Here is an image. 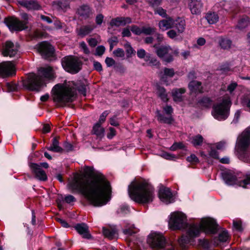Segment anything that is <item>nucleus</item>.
Returning <instances> with one entry per match:
<instances>
[{"label":"nucleus","mask_w":250,"mask_h":250,"mask_svg":"<svg viewBox=\"0 0 250 250\" xmlns=\"http://www.w3.org/2000/svg\"><path fill=\"white\" fill-rule=\"evenodd\" d=\"M128 193L132 200L142 204L152 202L155 196L153 187L145 181L132 183L128 187Z\"/></svg>","instance_id":"39448f33"},{"label":"nucleus","mask_w":250,"mask_h":250,"mask_svg":"<svg viewBox=\"0 0 250 250\" xmlns=\"http://www.w3.org/2000/svg\"><path fill=\"white\" fill-rule=\"evenodd\" d=\"M188 6L192 14L198 15L202 11L203 3L201 0H189Z\"/></svg>","instance_id":"4468645a"},{"label":"nucleus","mask_w":250,"mask_h":250,"mask_svg":"<svg viewBox=\"0 0 250 250\" xmlns=\"http://www.w3.org/2000/svg\"><path fill=\"white\" fill-rule=\"evenodd\" d=\"M55 77V72L52 67H41L38 69L37 75L29 73L26 79L22 81V85L27 89L39 91L46 82L52 80Z\"/></svg>","instance_id":"20e7f679"},{"label":"nucleus","mask_w":250,"mask_h":250,"mask_svg":"<svg viewBox=\"0 0 250 250\" xmlns=\"http://www.w3.org/2000/svg\"><path fill=\"white\" fill-rule=\"evenodd\" d=\"M174 19L170 17H167L165 19L160 21L158 23L160 30L166 31L173 27Z\"/></svg>","instance_id":"6ab92c4d"},{"label":"nucleus","mask_w":250,"mask_h":250,"mask_svg":"<svg viewBox=\"0 0 250 250\" xmlns=\"http://www.w3.org/2000/svg\"><path fill=\"white\" fill-rule=\"evenodd\" d=\"M95 27L94 24L83 26L80 28L78 34L83 36H85L90 33Z\"/></svg>","instance_id":"c85d7f7f"},{"label":"nucleus","mask_w":250,"mask_h":250,"mask_svg":"<svg viewBox=\"0 0 250 250\" xmlns=\"http://www.w3.org/2000/svg\"><path fill=\"white\" fill-rule=\"evenodd\" d=\"M134 228V226L132 225L128 229H125L123 230V232L125 234L131 235L133 233H135L136 232L135 231H134L132 229Z\"/></svg>","instance_id":"13d9d810"},{"label":"nucleus","mask_w":250,"mask_h":250,"mask_svg":"<svg viewBox=\"0 0 250 250\" xmlns=\"http://www.w3.org/2000/svg\"><path fill=\"white\" fill-rule=\"evenodd\" d=\"M110 124L111 125L115 126H118L119 125V124L117 120L116 116H114L110 118Z\"/></svg>","instance_id":"680f3d73"},{"label":"nucleus","mask_w":250,"mask_h":250,"mask_svg":"<svg viewBox=\"0 0 250 250\" xmlns=\"http://www.w3.org/2000/svg\"><path fill=\"white\" fill-rule=\"evenodd\" d=\"M229 238V234L226 230L220 232L218 235V240L221 242H226Z\"/></svg>","instance_id":"4c0bfd02"},{"label":"nucleus","mask_w":250,"mask_h":250,"mask_svg":"<svg viewBox=\"0 0 250 250\" xmlns=\"http://www.w3.org/2000/svg\"><path fill=\"white\" fill-rule=\"evenodd\" d=\"M109 132L107 135V137L108 139H111L114 137L116 134V130L113 127H110L109 128Z\"/></svg>","instance_id":"6e6d98bb"},{"label":"nucleus","mask_w":250,"mask_h":250,"mask_svg":"<svg viewBox=\"0 0 250 250\" xmlns=\"http://www.w3.org/2000/svg\"><path fill=\"white\" fill-rule=\"evenodd\" d=\"M47 149L55 152H62L63 149L59 146V143L56 138L52 140L51 145L47 148Z\"/></svg>","instance_id":"cd10ccee"},{"label":"nucleus","mask_w":250,"mask_h":250,"mask_svg":"<svg viewBox=\"0 0 250 250\" xmlns=\"http://www.w3.org/2000/svg\"><path fill=\"white\" fill-rule=\"evenodd\" d=\"M93 66L94 69L99 72H101L103 70L102 64L98 62L94 61L93 62Z\"/></svg>","instance_id":"052dcab7"},{"label":"nucleus","mask_w":250,"mask_h":250,"mask_svg":"<svg viewBox=\"0 0 250 250\" xmlns=\"http://www.w3.org/2000/svg\"><path fill=\"white\" fill-rule=\"evenodd\" d=\"M219 44L221 48L224 50H228L231 47L232 42L227 38L220 37L219 40Z\"/></svg>","instance_id":"c756f323"},{"label":"nucleus","mask_w":250,"mask_h":250,"mask_svg":"<svg viewBox=\"0 0 250 250\" xmlns=\"http://www.w3.org/2000/svg\"><path fill=\"white\" fill-rule=\"evenodd\" d=\"M220 70L222 73H227L230 71V68L228 63H225L221 65L220 67Z\"/></svg>","instance_id":"5fc2aeb1"},{"label":"nucleus","mask_w":250,"mask_h":250,"mask_svg":"<svg viewBox=\"0 0 250 250\" xmlns=\"http://www.w3.org/2000/svg\"><path fill=\"white\" fill-rule=\"evenodd\" d=\"M114 56L118 58H124L125 57V52L122 48H117L113 52Z\"/></svg>","instance_id":"a19ab883"},{"label":"nucleus","mask_w":250,"mask_h":250,"mask_svg":"<svg viewBox=\"0 0 250 250\" xmlns=\"http://www.w3.org/2000/svg\"><path fill=\"white\" fill-rule=\"evenodd\" d=\"M188 87L192 93H202L203 92L201 83L198 81L190 82L188 84Z\"/></svg>","instance_id":"a878e982"},{"label":"nucleus","mask_w":250,"mask_h":250,"mask_svg":"<svg viewBox=\"0 0 250 250\" xmlns=\"http://www.w3.org/2000/svg\"><path fill=\"white\" fill-rule=\"evenodd\" d=\"M187 160L192 164H196L199 162L198 158L194 154H191L188 157Z\"/></svg>","instance_id":"a18cd8bd"},{"label":"nucleus","mask_w":250,"mask_h":250,"mask_svg":"<svg viewBox=\"0 0 250 250\" xmlns=\"http://www.w3.org/2000/svg\"><path fill=\"white\" fill-rule=\"evenodd\" d=\"M62 64L67 72L71 74H76L81 69L82 62L77 57L68 56L62 59Z\"/></svg>","instance_id":"0eeeda50"},{"label":"nucleus","mask_w":250,"mask_h":250,"mask_svg":"<svg viewBox=\"0 0 250 250\" xmlns=\"http://www.w3.org/2000/svg\"><path fill=\"white\" fill-rule=\"evenodd\" d=\"M109 113V111L106 110L104 111L100 116L99 120L98 123H99L101 125L103 124L105 121L107 116Z\"/></svg>","instance_id":"49530a36"},{"label":"nucleus","mask_w":250,"mask_h":250,"mask_svg":"<svg viewBox=\"0 0 250 250\" xmlns=\"http://www.w3.org/2000/svg\"><path fill=\"white\" fill-rule=\"evenodd\" d=\"M16 74L15 65L12 62L0 63V76L3 78L12 77Z\"/></svg>","instance_id":"9d476101"},{"label":"nucleus","mask_w":250,"mask_h":250,"mask_svg":"<svg viewBox=\"0 0 250 250\" xmlns=\"http://www.w3.org/2000/svg\"><path fill=\"white\" fill-rule=\"evenodd\" d=\"M105 50V47L103 45L98 46L96 49V55L102 56L104 53Z\"/></svg>","instance_id":"603ef678"},{"label":"nucleus","mask_w":250,"mask_h":250,"mask_svg":"<svg viewBox=\"0 0 250 250\" xmlns=\"http://www.w3.org/2000/svg\"><path fill=\"white\" fill-rule=\"evenodd\" d=\"M38 51L44 59H49L53 56L54 47L47 42H42L37 45Z\"/></svg>","instance_id":"f8f14e48"},{"label":"nucleus","mask_w":250,"mask_h":250,"mask_svg":"<svg viewBox=\"0 0 250 250\" xmlns=\"http://www.w3.org/2000/svg\"><path fill=\"white\" fill-rule=\"evenodd\" d=\"M55 4H56L62 10H65L68 7L69 5L66 2H63L62 1H57L55 3Z\"/></svg>","instance_id":"3c124183"},{"label":"nucleus","mask_w":250,"mask_h":250,"mask_svg":"<svg viewBox=\"0 0 250 250\" xmlns=\"http://www.w3.org/2000/svg\"><path fill=\"white\" fill-rule=\"evenodd\" d=\"M167 36L171 39H175L177 37L178 34H179V33H177V31H176L173 29L170 30L167 32Z\"/></svg>","instance_id":"de8ad7c7"},{"label":"nucleus","mask_w":250,"mask_h":250,"mask_svg":"<svg viewBox=\"0 0 250 250\" xmlns=\"http://www.w3.org/2000/svg\"><path fill=\"white\" fill-rule=\"evenodd\" d=\"M159 196L160 200L166 204H170L174 201L171 191L168 188L160 189Z\"/></svg>","instance_id":"a211bd4d"},{"label":"nucleus","mask_w":250,"mask_h":250,"mask_svg":"<svg viewBox=\"0 0 250 250\" xmlns=\"http://www.w3.org/2000/svg\"><path fill=\"white\" fill-rule=\"evenodd\" d=\"M103 234L106 237L110 239L115 238L117 234V230L115 228H106L104 227L103 228Z\"/></svg>","instance_id":"bb28decb"},{"label":"nucleus","mask_w":250,"mask_h":250,"mask_svg":"<svg viewBox=\"0 0 250 250\" xmlns=\"http://www.w3.org/2000/svg\"><path fill=\"white\" fill-rule=\"evenodd\" d=\"M130 30L133 33L136 35H139L142 34V28H140L135 25L132 26Z\"/></svg>","instance_id":"09e8293b"},{"label":"nucleus","mask_w":250,"mask_h":250,"mask_svg":"<svg viewBox=\"0 0 250 250\" xmlns=\"http://www.w3.org/2000/svg\"><path fill=\"white\" fill-rule=\"evenodd\" d=\"M148 242L152 247L162 249L165 246L166 240L162 234L154 232L149 235Z\"/></svg>","instance_id":"ddd939ff"},{"label":"nucleus","mask_w":250,"mask_h":250,"mask_svg":"<svg viewBox=\"0 0 250 250\" xmlns=\"http://www.w3.org/2000/svg\"><path fill=\"white\" fill-rule=\"evenodd\" d=\"M163 0H148L149 4L154 8L161 4Z\"/></svg>","instance_id":"8fccbe9b"},{"label":"nucleus","mask_w":250,"mask_h":250,"mask_svg":"<svg viewBox=\"0 0 250 250\" xmlns=\"http://www.w3.org/2000/svg\"><path fill=\"white\" fill-rule=\"evenodd\" d=\"M131 20L130 18L118 17L112 19L110 21V25L112 26H120L121 25H125L127 23H130Z\"/></svg>","instance_id":"4be33fe9"},{"label":"nucleus","mask_w":250,"mask_h":250,"mask_svg":"<svg viewBox=\"0 0 250 250\" xmlns=\"http://www.w3.org/2000/svg\"><path fill=\"white\" fill-rule=\"evenodd\" d=\"M30 168L37 179L43 181L47 180V177L46 173L39 165L32 163L30 165Z\"/></svg>","instance_id":"2eb2a0df"},{"label":"nucleus","mask_w":250,"mask_h":250,"mask_svg":"<svg viewBox=\"0 0 250 250\" xmlns=\"http://www.w3.org/2000/svg\"><path fill=\"white\" fill-rule=\"evenodd\" d=\"M105 62L108 67H110L114 65L115 62L112 58L107 57L105 59Z\"/></svg>","instance_id":"e2e57ef3"},{"label":"nucleus","mask_w":250,"mask_h":250,"mask_svg":"<svg viewBox=\"0 0 250 250\" xmlns=\"http://www.w3.org/2000/svg\"><path fill=\"white\" fill-rule=\"evenodd\" d=\"M146 55L145 50L143 49H140L137 51V56L139 58H144Z\"/></svg>","instance_id":"774afa93"},{"label":"nucleus","mask_w":250,"mask_h":250,"mask_svg":"<svg viewBox=\"0 0 250 250\" xmlns=\"http://www.w3.org/2000/svg\"><path fill=\"white\" fill-rule=\"evenodd\" d=\"M76 89L81 94L86 95V85L81 82H77L76 84L73 82L57 84L53 89V100L62 104L71 103L76 97Z\"/></svg>","instance_id":"7ed1b4c3"},{"label":"nucleus","mask_w":250,"mask_h":250,"mask_svg":"<svg viewBox=\"0 0 250 250\" xmlns=\"http://www.w3.org/2000/svg\"><path fill=\"white\" fill-rule=\"evenodd\" d=\"M231 105V102L228 95L226 94L220 98L218 102L213 105L212 116L215 119L219 121L226 120L229 114Z\"/></svg>","instance_id":"423d86ee"},{"label":"nucleus","mask_w":250,"mask_h":250,"mask_svg":"<svg viewBox=\"0 0 250 250\" xmlns=\"http://www.w3.org/2000/svg\"><path fill=\"white\" fill-rule=\"evenodd\" d=\"M155 28L151 27H143L142 34L145 35H151L155 32Z\"/></svg>","instance_id":"ea45409f"},{"label":"nucleus","mask_w":250,"mask_h":250,"mask_svg":"<svg viewBox=\"0 0 250 250\" xmlns=\"http://www.w3.org/2000/svg\"><path fill=\"white\" fill-rule=\"evenodd\" d=\"M191 143L194 146H201L203 142V138L200 135H197L190 138Z\"/></svg>","instance_id":"c9c22d12"},{"label":"nucleus","mask_w":250,"mask_h":250,"mask_svg":"<svg viewBox=\"0 0 250 250\" xmlns=\"http://www.w3.org/2000/svg\"><path fill=\"white\" fill-rule=\"evenodd\" d=\"M175 74L174 70L173 68H165L164 69L163 74L161 76V81L166 83L167 77H172Z\"/></svg>","instance_id":"7c9ffc66"},{"label":"nucleus","mask_w":250,"mask_h":250,"mask_svg":"<svg viewBox=\"0 0 250 250\" xmlns=\"http://www.w3.org/2000/svg\"><path fill=\"white\" fill-rule=\"evenodd\" d=\"M179 34L183 33L186 29V21L182 18L174 19L173 27Z\"/></svg>","instance_id":"aec40b11"},{"label":"nucleus","mask_w":250,"mask_h":250,"mask_svg":"<svg viewBox=\"0 0 250 250\" xmlns=\"http://www.w3.org/2000/svg\"><path fill=\"white\" fill-rule=\"evenodd\" d=\"M186 92L184 88H175L172 91V95L175 102H181L183 100L182 95Z\"/></svg>","instance_id":"393cba45"},{"label":"nucleus","mask_w":250,"mask_h":250,"mask_svg":"<svg viewBox=\"0 0 250 250\" xmlns=\"http://www.w3.org/2000/svg\"><path fill=\"white\" fill-rule=\"evenodd\" d=\"M18 2L29 10H38L41 9V5L35 0H19Z\"/></svg>","instance_id":"f3484780"},{"label":"nucleus","mask_w":250,"mask_h":250,"mask_svg":"<svg viewBox=\"0 0 250 250\" xmlns=\"http://www.w3.org/2000/svg\"><path fill=\"white\" fill-rule=\"evenodd\" d=\"M6 87L8 91H14L17 88V85L15 83H7Z\"/></svg>","instance_id":"bf43d9fd"},{"label":"nucleus","mask_w":250,"mask_h":250,"mask_svg":"<svg viewBox=\"0 0 250 250\" xmlns=\"http://www.w3.org/2000/svg\"><path fill=\"white\" fill-rule=\"evenodd\" d=\"M209 156L214 159H218V153L217 151L213 148L211 149L209 153Z\"/></svg>","instance_id":"0e129e2a"},{"label":"nucleus","mask_w":250,"mask_h":250,"mask_svg":"<svg viewBox=\"0 0 250 250\" xmlns=\"http://www.w3.org/2000/svg\"><path fill=\"white\" fill-rule=\"evenodd\" d=\"M94 134L98 136H102L104 135V130L99 123H96L93 127Z\"/></svg>","instance_id":"f704fd0d"},{"label":"nucleus","mask_w":250,"mask_h":250,"mask_svg":"<svg viewBox=\"0 0 250 250\" xmlns=\"http://www.w3.org/2000/svg\"><path fill=\"white\" fill-rule=\"evenodd\" d=\"M169 226L172 230L187 229L186 235L182 236L179 239V243L182 247H185L186 245L190 243L194 238L198 237L201 230L207 234H214L217 230L215 221L210 218L202 220L199 225H188L185 215L179 211L171 214Z\"/></svg>","instance_id":"f03ea898"},{"label":"nucleus","mask_w":250,"mask_h":250,"mask_svg":"<svg viewBox=\"0 0 250 250\" xmlns=\"http://www.w3.org/2000/svg\"><path fill=\"white\" fill-rule=\"evenodd\" d=\"M127 54V57H131L132 55L134 53V50L129 43H126L125 45Z\"/></svg>","instance_id":"c03bdc74"},{"label":"nucleus","mask_w":250,"mask_h":250,"mask_svg":"<svg viewBox=\"0 0 250 250\" xmlns=\"http://www.w3.org/2000/svg\"><path fill=\"white\" fill-rule=\"evenodd\" d=\"M222 177L225 183L228 185H233L236 183V177L229 172H224Z\"/></svg>","instance_id":"b1692460"},{"label":"nucleus","mask_w":250,"mask_h":250,"mask_svg":"<svg viewBox=\"0 0 250 250\" xmlns=\"http://www.w3.org/2000/svg\"><path fill=\"white\" fill-rule=\"evenodd\" d=\"M18 50V47L15 45L13 42L10 41H7L5 42L2 53L4 56L12 57L17 53Z\"/></svg>","instance_id":"dca6fc26"},{"label":"nucleus","mask_w":250,"mask_h":250,"mask_svg":"<svg viewBox=\"0 0 250 250\" xmlns=\"http://www.w3.org/2000/svg\"><path fill=\"white\" fill-rule=\"evenodd\" d=\"M157 116L158 120L162 123L166 124H171L172 121V118L171 116L166 117L162 115L159 111H157Z\"/></svg>","instance_id":"e433bc0d"},{"label":"nucleus","mask_w":250,"mask_h":250,"mask_svg":"<svg viewBox=\"0 0 250 250\" xmlns=\"http://www.w3.org/2000/svg\"><path fill=\"white\" fill-rule=\"evenodd\" d=\"M157 93L164 102H167L168 100L166 90L164 87L157 85Z\"/></svg>","instance_id":"473e14b6"},{"label":"nucleus","mask_w":250,"mask_h":250,"mask_svg":"<svg viewBox=\"0 0 250 250\" xmlns=\"http://www.w3.org/2000/svg\"><path fill=\"white\" fill-rule=\"evenodd\" d=\"M249 185H250V174L247 175L245 178L240 184V186L243 188H247Z\"/></svg>","instance_id":"79ce46f5"},{"label":"nucleus","mask_w":250,"mask_h":250,"mask_svg":"<svg viewBox=\"0 0 250 250\" xmlns=\"http://www.w3.org/2000/svg\"><path fill=\"white\" fill-rule=\"evenodd\" d=\"M250 146V127L244 131L238 137L236 148L239 153L245 154Z\"/></svg>","instance_id":"1a4fd4ad"},{"label":"nucleus","mask_w":250,"mask_h":250,"mask_svg":"<svg viewBox=\"0 0 250 250\" xmlns=\"http://www.w3.org/2000/svg\"><path fill=\"white\" fill-rule=\"evenodd\" d=\"M104 20V16L102 14H98L96 17V22L97 25H101Z\"/></svg>","instance_id":"69168bd1"},{"label":"nucleus","mask_w":250,"mask_h":250,"mask_svg":"<svg viewBox=\"0 0 250 250\" xmlns=\"http://www.w3.org/2000/svg\"><path fill=\"white\" fill-rule=\"evenodd\" d=\"M250 23V21L249 18L247 16H244L239 20L237 27L240 29H243L248 26Z\"/></svg>","instance_id":"72a5a7b5"},{"label":"nucleus","mask_w":250,"mask_h":250,"mask_svg":"<svg viewBox=\"0 0 250 250\" xmlns=\"http://www.w3.org/2000/svg\"><path fill=\"white\" fill-rule=\"evenodd\" d=\"M68 188L82 194L89 203L95 207L105 205L110 200L111 187L105 176L93 167L84 166L81 174L75 173L69 180Z\"/></svg>","instance_id":"f257e3e1"},{"label":"nucleus","mask_w":250,"mask_h":250,"mask_svg":"<svg viewBox=\"0 0 250 250\" xmlns=\"http://www.w3.org/2000/svg\"><path fill=\"white\" fill-rule=\"evenodd\" d=\"M64 201L68 204H71L76 201V198L71 195H67L64 197Z\"/></svg>","instance_id":"864d4df0"},{"label":"nucleus","mask_w":250,"mask_h":250,"mask_svg":"<svg viewBox=\"0 0 250 250\" xmlns=\"http://www.w3.org/2000/svg\"><path fill=\"white\" fill-rule=\"evenodd\" d=\"M77 13L83 19H86L92 14V11L88 5H83L78 9Z\"/></svg>","instance_id":"5701e85b"},{"label":"nucleus","mask_w":250,"mask_h":250,"mask_svg":"<svg viewBox=\"0 0 250 250\" xmlns=\"http://www.w3.org/2000/svg\"><path fill=\"white\" fill-rule=\"evenodd\" d=\"M206 19L209 24H214L218 21L219 16L215 12H209L206 14Z\"/></svg>","instance_id":"2f4dec72"},{"label":"nucleus","mask_w":250,"mask_h":250,"mask_svg":"<svg viewBox=\"0 0 250 250\" xmlns=\"http://www.w3.org/2000/svg\"><path fill=\"white\" fill-rule=\"evenodd\" d=\"M153 47L156 48V53L157 56L167 62H172L173 56H177L179 53L178 49H174L169 45H163L157 47V45L154 44Z\"/></svg>","instance_id":"6e6552de"},{"label":"nucleus","mask_w":250,"mask_h":250,"mask_svg":"<svg viewBox=\"0 0 250 250\" xmlns=\"http://www.w3.org/2000/svg\"><path fill=\"white\" fill-rule=\"evenodd\" d=\"M75 229L83 238L88 239L90 237V234L88 231V227L85 224H78L75 226Z\"/></svg>","instance_id":"412c9836"},{"label":"nucleus","mask_w":250,"mask_h":250,"mask_svg":"<svg viewBox=\"0 0 250 250\" xmlns=\"http://www.w3.org/2000/svg\"><path fill=\"white\" fill-rule=\"evenodd\" d=\"M155 14H157L163 18L167 17L166 10L162 7H159L154 10Z\"/></svg>","instance_id":"37998d69"},{"label":"nucleus","mask_w":250,"mask_h":250,"mask_svg":"<svg viewBox=\"0 0 250 250\" xmlns=\"http://www.w3.org/2000/svg\"><path fill=\"white\" fill-rule=\"evenodd\" d=\"M200 105L202 106L208 107L211 104V100L208 97H203L199 101Z\"/></svg>","instance_id":"58836bf2"},{"label":"nucleus","mask_w":250,"mask_h":250,"mask_svg":"<svg viewBox=\"0 0 250 250\" xmlns=\"http://www.w3.org/2000/svg\"><path fill=\"white\" fill-rule=\"evenodd\" d=\"M5 22L11 31H21L26 28V21H21L15 17L5 19Z\"/></svg>","instance_id":"9b49d317"},{"label":"nucleus","mask_w":250,"mask_h":250,"mask_svg":"<svg viewBox=\"0 0 250 250\" xmlns=\"http://www.w3.org/2000/svg\"><path fill=\"white\" fill-rule=\"evenodd\" d=\"M81 48L83 50L85 54H89L90 51L87 47L86 43L84 42H82L80 44Z\"/></svg>","instance_id":"4d7b16f0"},{"label":"nucleus","mask_w":250,"mask_h":250,"mask_svg":"<svg viewBox=\"0 0 250 250\" xmlns=\"http://www.w3.org/2000/svg\"><path fill=\"white\" fill-rule=\"evenodd\" d=\"M237 84L236 83H231L229 84L227 88V90L230 92L231 93L237 87Z\"/></svg>","instance_id":"338daca9"}]
</instances>
